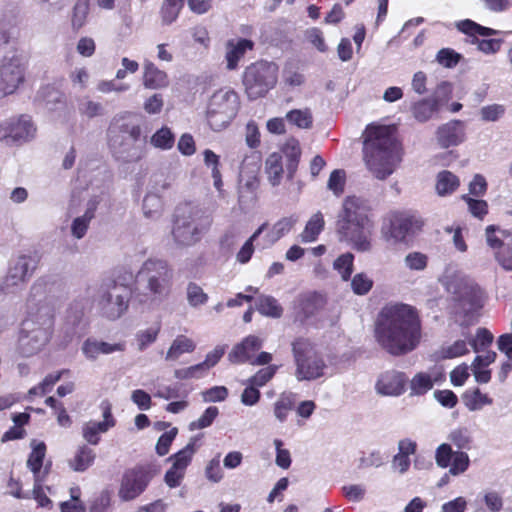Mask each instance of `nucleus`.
I'll use <instances>...</instances> for the list:
<instances>
[{"label":"nucleus","instance_id":"33","mask_svg":"<svg viewBox=\"0 0 512 512\" xmlns=\"http://www.w3.org/2000/svg\"><path fill=\"white\" fill-rule=\"evenodd\" d=\"M95 457L91 448L82 445L77 449L74 457L69 460V466L75 472H84L94 463Z\"/></svg>","mask_w":512,"mask_h":512},{"label":"nucleus","instance_id":"18","mask_svg":"<svg viewBox=\"0 0 512 512\" xmlns=\"http://www.w3.org/2000/svg\"><path fill=\"white\" fill-rule=\"evenodd\" d=\"M459 31L462 33L473 37L472 43L477 44L478 50L485 53V54H494L498 52L501 48V45L503 43L502 39H482L479 40L476 38V35L480 36H491L496 35L499 33V31L494 30L489 27L482 26L470 19H465L462 21H459L456 24Z\"/></svg>","mask_w":512,"mask_h":512},{"label":"nucleus","instance_id":"56","mask_svg":"<svg viewBox=\"0 0 512 512\" xmlns=\"http://www.w3.org/2000/svg\"><path fill=\"white\" fill-rule=\"evenodd\" d=\"M346 182V173L342 169H336L331 172L327 187L335 196H340L344 192Z\"/></svg>","mask_w":512,"mask_h":512},{"label":"nucleus","instance_id":"8","mask_svg":"<svg viewBox=\"0 0 512 512\" xmlns=\"http://www.w3.org/2000/svg\"><path fill=\"white\" fill-rule=\"evenodd\" d=\"M212 224L210 215L202 209L185 204L176 210L172 228V239L179 248H188L197 244Z\"/></svg>","mask_w":512,"mask_h":512},{"label":"nucleus","instance_id":"63","mask_svg":"<svg viewBox=\"0 0 512 512\" xmlns=\"http://www.w3.org/2000/svg\"><path fill=\"white\" fill-rule=\"evenodd\" d=\"M482 499L490 512H500L503 508V498L495 490H485L482 493Z\"/></svg>","mask_w":512,"mask_h":512},{"label":"nucleus","instance_id":"23","mask_svg":"<svg viewBox=\"0 0 512 512\" xmlns=\"http://www.w3.org/2000/svg\"><path fill=\"white\" fill-rule=\"evenodd\" d=\"M407 378L404 373L398 371H387L383 373L377 383L376 390L385 396H399L405 390Z\"/></svg>","mask_w":512,"mask_h":512},{"label":"nucleus","instance_id":"35","mask_svg":"<svg viewBox=\"0 0 512 512\" xmlns=\"http://www.w3.org/2000/svg\"><path fill=\"white\" fill-rule=\"evenodd\" d=\"M460 185L459 178L448 170L438 173L436 179V192L439 196L452 194Z\"/></svg>","mask_w":512,"mask_h":512},{"label":"nucleus","instance_id":"14","mask_svg":"<svg viewBox=\"0 0 512 512\" xmlns=\"http://www.w3.org/2000/svg\"><path fill=\"white\" fill-rule=\"evenodd\" d=\"M37 259L32 255L21 254L9 262L5 277L0 281L3 294H16L23 289L37 268Z\"/></svg>","mask_w":512,"mask_h":512},{"label":"nucleus","instance_id":"31","mask_svg":"<svg viewBox=\"0 0 512 512\" xmlns=\"http://www.w3.org/2000/svg\"><path fill=\"white\" fill-rule=\"evenodd\" d=\"M324 217L321 212H317L308 220L304 230L299 235L302 243H311L318 239V236L324 229Z\"/></svg>","mask_w":512,"mask_h":512},{"label":"nucleus","instance_id":"29","mask_svg":"<svg viewBox=\"0 0 512 512\" xmlns=\"http://www.w3.org/2000/svg\"><path fill=\"white\" fill-rule=\"evenodd\" d=\"M31 447L32 451L27 460V467L33 473L34 479H43L41 476V468L46 454V445L44 442H37L36 440H33L31 442Z\"/></svg>","mask_w":512,"mask_h":512},{"label":"nucleus","instance_id":"55","mask_svg":"<svg viewBox=\"0 0 512 512\" xmlns=\"http://www.w3.org/2000/svg\"><path fill=\"white\" fill-rule=\"evenodd\" d=\"M373 287V280L364 272L357 273L351 279V289L356 295H366Z\"/></svg>","mask_w":512,"mask_h":512},{"label":"nucleus","instance_id":"7","mask_svg":"<svg viewBox=\"0 0 512 512\" xmlns=\"http://www.w3.org/2000/svg\"><path fill=\"white\" fill-rule=\"evenodd\" d=\"M137 281L144 291L138 294L139 302L150 308L157 307L170 293L171 270L166 261L148 259L138 271Z\"/></svg>","mask_w":512,"mask_h":512},{"label":"nucleus","instance_id":"62","mask_svg":"<svg viewBox=\"0 0 512 512\" xmlns=\"http://www.w3.org/2000/svg\"><path fill=\"white\" fill-rule=\"evenodd\" d=\"M160 331V324H156L152 327H149L145 330H141L137 333V341L139 350L146 349L150 344L155 342L157 339L158 333Z\"/></svg>","mask_w":512,"mask_h":512},{"label":"nucleus","instance_id":"46","mask_svg":"<svg viewBox=\"0 0 512 512\" xmlns=\"http://www.w3.org/2000/svg\"><path fill=\"white\" fill-rule=\"evenodd\" d=\"M354 267V255L346 252L337 257L333 263V268L336 270L343 281H348L351 278Z\"/></svg>","mask_w":512,"mask_h":512},{"label":"nucleus","instance_id":"2","mask_svg":"<svg viewBox=\"0 0 512 512\" xmlns=\"http://www.w3.org/2000/svg\"><path fill=\"white\" fill-rule=\"evenodd\" d=\"M375 337L380 346L392 355L413 351L421 339V324L416 310L402 303L384 306L376 321Z\"/></svg>","mask_w":512,"mask_h":512},{"label":"nucleus","instance_id":"53","mask_svg":"<svg viewBox=\"0 0 512 512\" xmlns=\"http://www.w3.org/2000/svg\"><path fill=\"white\" fill-rule=\"evenodd\" d=\"M162 210L161 198L156 194H148L143 200V212L145 217L156 219L160 216Z\"/></svg>","mask_w":512,"mask_h":512},{"label":"nucleus","instance_id":"4","mask_svg":"<svg viewBox=\"0 0 512 512\" xmlns=\"http://www.w3.org/2000/svg\"><path fill=\"white\" fill-rule=\"evenodd\" d=\"M385 125H368L364 138V161L368 170L379 180L389 177L402 161V148L394 133Z\"/></svg>","mask_w":512,"mask_h":512},{"label":"nucleus","instance_id":"54","mask_svg":"<svg viewBox=\"0 0 512 512\" xmlns=\"http://www.w3.org/2000/svg\"><path fill=\"white\" fill-rule=\"evenodd\" d=\"M448 439L458 449H470L472 443V436L468 428L459 427L452 430L448 436Z\"/></svg>","mask_w":512,"mask_h":512},{"label":"nucleus","instance_id":"37","mask_svg":"<svg viewBox=\"0 0 512 512\" xmlns=\"http://www.w3.org/2000/svg\"><path fill=\"white\" fill-rule=\"evenodd\" d=\"M439 109V102L435 98L423 99L413 105L412 111L416 120L425 122Z\"/></svg>","mask_w":512,"mask_h":512},{"label":"nucleus","instance_id":"10","mask_svg":"<svg viewBox=\"0 0 512 512\" xmlns=\"http://www.w3.org/2000/svg\"><path fill=\"white\" fill-rule=\"evenodd\" d=\"M292 352L296 365L295 377L298 381H312L324 375L326 363L309 339H295L292 342Z\"/></svg>","mask_w":512,"mask_h":512},{"label":"nucleus","instance_id":"1","mask_svg":"<svg viewBox=\"0 0 512 512\" xmlns=\"http://www.w3.org/2000/svg\"><path fill=\"white\" fill-rule=\"evenodd\" d=\"M51 291L47 278H39L30 288L27 318L19 331L16 351L28 358L41 352L49 343L54 330V308L47 302Z\"/></svg>","mask_w":512,"mask_h":512},{"label":"nucleus","instance_id":"40","mask_svg":"<svg viewBox=\"0 0 512 512\" xmlns=\"http://www.w3.org/2000/svg\"><path fill=\"white\" fill-rule=\"evenodd\" d=\"M436 376H432L425 372L417 373L410 381V389L412 395H423L433 388L434 382L437 381Z\"/></svg>","mask_w":512,"mask_h":512},{"label":"nucleus","instance_id":"39","mask_svg":"<svg viewBox=\"0 0 512 512\" xmlns=\"http://www.w3.org/2000/svg\"><path fill=\"white\" fill-rule=\"evenodd\" d=\"M37 97L44 102L45 106L49 110H55L59 104L64 103V94L51 85L42 87Z\"/></svg>","mask_w":512,"mask_h":512},{"label":"nucleus","instance_id":"51","mask_svg":"<svg viewBox=\"0 0 512 512\" xmlns=\"http://www.w3.org/2000/svg\"><path fill=\"white\" fill-rule=\"evenodd\" d=\"M286 119L301 129H308L312 125V114L309 109H295L286 114Z\"/></svg>","mask_w":512,"mask_h":512},{"label":"nucleus","instance_id":"24","mask_svg":"<svg viewBox=\"0 0 512 512\" xmlns=\"http://www.w3.org/2000/svg\"><path fill=\"white\" fill-rule=\"evenodd\" d=\"M254 48V42L245 38L229 39L225 44L226 68L230 71L236 70L240 60L247 51Z\"/></svg>","mask_w":512,"mask_h":512},{"label":"nucleus","instance_id":"28","mask_svg":"<svg viewBox=\"0 0 512 512\" xmlns=\"http://www.w3.org/2000/svg\"><path fill=\"white\" fill-rule=\"evenodd\" d=\"M66 332L72 337L80 334L85 329L84 311L79 304L70 306L65 318Z\"/></svg>","mask_w":512,"mask_h":512},{"label":"nucleus","instance_id":"21","mask_svg":"<svg viewBox=\"0 0 512 512\" xmlns=\"http://www.w3.org/2000/svg\"><path fill=\"white\" fill-rule=\"evenodd\" d=\"M323 298L320 294L309 292L300 294L293 302L295 320L303 323L322 307Z\"/></svg>","mask_w":512,"mask_h":512},{"label":"nucleus","instance_id":"9","mask_svg":"<svg viewBox=\"0 0 512 512\" xmlns=\"http://www.w3.org/2000/svg\"><path fill=\"white\" fill-rule=\"evenodd\" d=\"M130 294L127 285L106 280L98 287L94 301L103 317L116 320L127 311Z\"/></svg>","mask_w":512,"mask_h":512},{"label":"nucleus","instance_id":"34","mask_svg":"<svg viewBox=\"0 0 512 512\" xmlns=\"http://www.w3.org/2000/svg\"><path fill=\"white\" fill-rule=\"evenodd\" d=\"M195 348L196 344L192 339L184 335H178L169 347L165 359L168 361L177 360L183 354L193 352Z\"/></svg>","mask_w":512,"mask_h":512},{"label":"nucleus","instance_id":"44","mask_svg":"<svg viewBox=\"0 0 512 512\" xmlns=\"http://www.w3.org/2000/svg\"><path fill=\"white\" fill-rule=\"evenodd\" d=\"M150 143L155 148L169 150L175 144V135L169 127L163 126L151 136Z\"/></svg>","mask_w":512,"mask_h":512},{"label":"nucleus","instance_id":"3","mask_svg":"<svg viewBox=\"0 0 512 512\" xmlns=\"http://www.w3.org/2000/svg\"><path fill=\"white\" fill-rule=\"evenodd\" d=\"M373 228L369 201L358 196H347L336 220L339 241L357 252H369L372 249Z\"/></svg>","mask_w":512,"mask_h":512},{"label":"nucleus","instance_id":"5","mask_svg":"<svg viewBox=\"0 0 512 512\" xmlns=\"http://www.w3.org/2000/svg\"><path fill=\"white\" fill-rule=\"evenodd\" d=\"M439 282L452 297L455 321L462 327L474 324L484 301V292L480 286L453 265L445 267Z\"/></svg>","mask_w":512,"mask_h":512},{"label":"nucleus","instance_id":"17","mask_svg":"<svg viewBox=\"0 0 512 512\" xmlns=\"http://www.w3.org/2000/svg\"><path fill=\"white\" fill-rule=\"evenodd\" d=\"M487 244L497 251L495 258L506 271H512V231L501 229L495 225L486 228Z\"/></svg>","mask_w":512,"mask_h":512},{"label":"nucleus","instance_id":"59","mask_svg":"<svg viewBox=\"0 0 512 512\" xmlns=\"http://www.w3.org/2000/svg\"><path fill=\"white\" fill-rule=\"evenodd\" d=\"M469 465L470 459L468 454L463 451H456L449 465V473L453 476L460 475L467 471Z\"/></svg>","mask_w":512,"mask_h":512},{"label":"nucleus","instance_id":"20","mask_svg":"<svg viewBox=\"0 0 512 512\" xmlns=\"http://www.w3.org/2000/svg\"><path fill=\"white\" fill-rule=\"evenodd\" d=\"M103 421H89L83 425V438L91 445H97L100 441V434L106 433L115 426V420L112 416L111 405L108 402L101 403Z\"/></svg>","mask_w":512,"mask_h":512},{"label":"nucleus","instance_id":"15","mask_svg":"<svg viewBox=\"0 0 512 512\" xmlns=\"http://www.w3.org/2000/svg\"><path fill=\"white\" fill-rule=\"evenodd\" d=\"M37 134V126L27 114L12 116L0 122V142L20 146L31 142Z\"/></svg>","mask_w":512,"mask_h":512},{"label":"nucleus","instance_id":"12","mask_svg":"<svg viewBox=\"0 0 512 512\" xmlns=\"http://www.w3.org/2000/svg\"><path fill=\"white\" fill-rule=\"evenodd\" d=\"M278 66L260 60L250 64L243 73V85L249 98L257 99L274 88L278 79Z\"/></svg>","mask_w":512,"mask_h":512},{"label":"nucleus","instance_id":"30","mask_svg":"<svg viewBox=\"0 0 512 512\" xmlns=\"http://www.w3.org/2000/svg\"><path fill=\"white\" fill-rule=\"evenodd\" d=\"M96 210V202L90 201L87 205L86 211L83 215L76 217L71 224V234L76 239H82L90 225L91 220L94 218Z\"/></svg>","mask_w":512,"mask_h":512},{"label":"nucleus","instance_id":"16","mask_svg":"<svg viewBox=\"0 0 512 512\" xmlns=\"http://www.w3.org/2000/svg\"><path fill=\"white\" fill-rule=\"evenodd\" d=\"M27 59L23 53L13 52L5 56L0 65L1 96L14 94L25 80Z\"/></svg>","mask_w":512,"mask_h":512},{"label":"nucleus","instance_id":"48","mask_svg":"<svg viewBox=\"0 0 512 512\" xmlns=\"http://www.w3.org/2000/svg\"><path fill=\"white\" fill-rule=\"evenodd\" d=\"M464 402L470 411H477L486 405L492 404V399L487 394L482 393L478 388L471 392H466Z\"/></svg>","mask_w":512,"mask_h":512},{"label":"nucleus","instance_id":"6","mask_svg":"<svg viewBox=\"0 0 512 512\" xmlns=\"http://www.w3.org/2000/svg\"><path fill=\"white\" fill-rule=\"evenodd\" d=\"M108 144L114 158L122 163L138 162L147 152V137L141 125L124 117L114 118L111 123Z\"/></svg>","mask_w":512,"mask_h":512},{"label":"nucleus","instance_id":"27","mask_svg":"<svg viewBox=\"0 0 512 512\" xmlns=\"http://www.w3.org/2000/svg\"><path fill=\"white\" fill-rule=\"evenodd\" d=\"M143 86L147 89H162L169 85L166 72L160 70L153 62L146 60L143 64Z\"/></svg>","mask_w":512,"mask_h":512},{"label":"nucleus","instance_id":"22","mask_svg":"<svg viewBox=\"0 0 512 512\" xmlns=\"http://www.w3.org/2000/svg\"><path fill=\"white\" fill-rule=\"evenodd\" d=\"M466 138L464 122L451 120L438 127L436 139L440 147L449 148L464 142Z\"/></svg>","mask_w":512,"mask_h":512},{"label":"nucleus","instance_id":"32","mask_svg":"<svg viewBox=\"0 0 512 512\" xmlns=\"http://www.w3.org/2000/svg\"><path fill=\"white\" fill-rule=\"evenodd\" d=\"M283 157L280 153L270 154L265 162V172L272 186H278L283 178Z\"/></svg>","mask_w":512,"mask_h":512},{"label":"nucleus","instance_id":"58","mask_svg":"<svg viewBox=\"0 0 512 512\" xmlns=\"http://www.w3.org/2000/svg\"><path fill=\"white\" fill-rule=\"evenodd\" d=\"M79 113L87 118H94L104 114V107L100 102L83 99L78 105Z\"/></svg>","mask_w":512,"mask_h":512},{"label":"nucleus","instance_id":"50","mask_svg":"<svg viewBox=\"0 0 512 512\" xmlns=\"http://www.w3.org/2000/svg\"><path fill=\"white\" fill-rule=\"evenodd\" d=\"M186 298L188 304L193 308L205 305L209 299L208 294L194 282L188 283L186 287Z\"/></svg>","mask_w":512,"mask_h":512},{"label":"nucleus","instance_id":"61","mask_svg":"<svg viewBox=\"0 0 512 512\" xmlns=\"http://www.w3.org/2000/svg\"><path fill=\"white\" fill-rule=\"evenodd\" d=\"M405 266L413 271H423L428 264V257L420 252H410L404 258Z\"/></svg>","mask_w":512,"mask_h":512},{"label":"nucleus","instance_id":"13","mask_svg":"<svg viewBox=\"0 0 512 512\" xmlns=\"http://www.w3.org/2000/svg\"><path fill=\"white\" fill-rule=\"evenodd\" d=\"M156 474V466L152 463L138 464L126 469L119 483L117 493L119 499L122 502H130L137 499L145 492Z\"/></svg>","mask_w":512,"mask_h":512},{"label":"nucleus","instance_id":"47","mask_svg":"<svg viewBox=\"0 0 512 512\" xmlns=\"http://www.w3.org/2000/svg\"><path fill=\"white\" fill-rule=\"evenodd\" d=\"M194 453L195 440L191 439V441L183 449L172 455L169 460L172 461V466L185 471L191 462Z\"/></svg>","mask_w":512,"mask_h":512},{"label":"nucleus","instance_id":"26","mask_svg":"<svg viewBox=\"0 0 512 512\" xmlns=\"http://www.w3.org/2000/svg\"><path fill=\"white\" fill-rule=\"evenodd\" d=\"M263 345V341L254 335L247 336L241 343L235 345L228 358L232 363H245L251 361L252 356Z\"/></svg>","mask_w":512,"mask_h":512},{"label":"nucleus","instance_id":"43","mask_svg":"<svg viewBox=\"0 0 512 512\" xmlns=\"http://www.w3.org/2000/svg\"><path fill=\"white\" fill-rule=\"evenodd\" d=\"M297 221V215H291L288 217L281 218L273 225L270 232L268 233V237L272 242L278 241L291 231V229L297 223Z\"/></svg>","mask_w":512,"mask_h":512},{"label":"nucleus","instance_id":"11","mask_svg":"<svg viewBox=\"0 0 512 512\" xmlns=\"http://www.w3.org/2000/svg\"><path fill=\"white\" fill-rule=\"evenodd\" d=\"M239 107V96L233 89L225 87L215 91L206 110L210 127L215 131L224 129L236 117Z\"/></svg>","mask_w":512,"mask_h":512},{"label":"nucleus","instance_id":"45","mask_svg":"<svg viewBox=\"0 0 512 512\" xmlns=\"http://www.w3.org/2000/svg\"><path fill=\"white\" fill-rule=\"evenodd\" d=\"M183 5L184 0H164L160 10L163 24L170 25L175 22Z\"/></svg>","mask_w":512,"mask_h":512},{"label":"nucleus","instance_id":"42","mask_svg":"<svg viewBox=\"0 0 512 512\" xmlns=\"http://www.w3.org/2000/svg\"><path fill=\"white\" fill-rule=\"evenodd\" d=\"M256 307L262 315L273 318H279L283 313L282 307L272 296H260L256 301Z\"/></svg>","mask_w":512,"mask_h":512},{"label":"nucleus","instance_id":"19","mask_svg":"<svg viewBox=\"0 0 512 512\" xmlns=\"http://www.w3.org/2000/svg\"><path fill=\"white\" fill-rule=\"evenodd\" d=\"M421 224V221L415 217L395 214L390 219L388 230H383V234L388 241L393 240L395 243L401 242L404 241L409 234L420 229Z\"/></svg>","mask_w":512,"mask_h":512},{"label":"nucleus","instance_id":"41","mask_svg":"<svg viewBox=\"0 0 512 512\" xmlns=\"http://www.w3.org/2000/svg\"><path fill=\"white\" fill-rule=\"evenodd\" d=\"M469 353V343L464 339H458L450 344L443 345L438 351L441 359H454Z\"/></svg>","mask_w":512,"mask_h":512},{"label":"nucleus","instance_id":"60","mask_svg":"<svg viewBox=\"0 0 512 512\" xmlns=\"http://www.w3.org/2000/svg\"><path fill=\"white\" fill-rule=\"evenodd\" d=\"M276 365H269L260 369L255 375L248 379V384L256 387L264 386L269 380L273 378L277 371Z\"/></svg>","mask_w":512,"mask_h":512},{"label":"nucleus","instance_id":"49","mask_svg":"<svg viewBox=\"0 0 512 512\" xmlns=\"http://www.w3.org/2000/svg\"><path fill=\"white\" fill-rule=\"evenodd\" d=\"M494 336L486 328H478L474 338L469 341V345L476 353L487 350L493 343Z\"/></svg>","mask_w":512,"mask_h":512},{"label":"nucleus","instance_id":"64","mask_svg":"<svg viewBox=\"0 0 512 512\" xmlns=\"http://www.w3.org/2000/svg\"><path fill=\"white\" fill-rule=\"evenodd\" d=\"M455 452L450 444L442 443L436 448L435 461L438 467L447 468L451 464Z\"/></svg>","mask_w":512,"mask_h":512},{"label":"nucleus","instance_id":"36","mask_svg":"<svg viewBox=\"0 0 512 512\" xmlns=\"http://www.w3.org/2000/svg\"><path fill=\"white\" fill-rule=\"evenodd\" d=\"M295 406V394L282 393L277 401L274 403V416L280 422L283 423L287 420L289 412L294 409Z\"/></svg>","mask_w":512,"mask_h":512},{"label":"nucleus","instance_id":"25","mask_svg":"<svg viewBox=\"0 0 512 512\" xmlns=\"http://www.w3.org/2000/svg\"><path fill=\"white\" fill-rule=\"evenodd\" d=\"M124 348L123 343H108L95 338H87L81 346V351L87 360L95 361L101 354H112L123 351Z\"/></svg>","mask_w":512,"mask_h":512},{"label":"nucleus","instance_id":"38","mask_svg":"<svg viewBox=\"0 0 512 512\" xmlns=\"http://www.w3.org/2000/svg\"><path fill=\"white\" fill-rule=\"evenodd\" d=\"M90 10L89 0H76L71 13V27L77 32L87 23Z\"/></svg>","mask_w":512,"mask_h":512},{"label":"nucleus","instance_id":"57","mask_svg":"<svg viewBox=\"0 0 512 512\" xmlns=\"http://www.w3.org/2000/svg\"><path fill=\"white\" fill-rule=\"evenodd\" d=\"M219 410L216 406H209L203 414L189 425L190 430H198L209 427L218 416Z\"/></svg>","mask_w":512,"mask_h":512},{"label":"nucleus","instance_id":"52","mask_svg":"<svg viewBox=\"0 0 512 512\" xmlns=\"http://www.w3.org/2000/svg\"><path fill=\"white\" fill-rule=\"evenodd\" d=\"M265 228L266 223L262 224L241 247L236 256L239 263L245 264L251 259L254 252L253 242L260 236Z\"/></svg>","mask_w":512,"mask_h":512}]
</instances>
